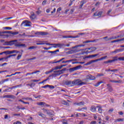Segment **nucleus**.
Segmentation results:
<instances>
[{"instance_id":"obj_1","label":"nucleus","mask_w":124,"mask_h":124,"mask_svg":"<svg viewBox=\"0 0 124 124\" xmlns=\"http://www.w3.org/2000/svg\"><path fill=\"white\" fill-rule=\"evenodd\" d=\"M64 85L68 86V87H74L77 86H82V85H86V82H81V80L75 79L73 81L66 80L64 82Z\"/></svg>"},{"instance_id":"obj_2","label":"nucleus","mask_w":124,"mask_h":124,"mask_svg":"<svg viewBox=\"0 0 124 124\" xmlns=\"http://www.w3.org/2000/svg\"><path fill=\"white\" fill-rule=\"evenodd\" d=\"M42 110L43 111H44V113H46V114H47V115H48V116H49L50 117L54 116V111L51 109L49 110L45 108H43Z\"/></svg>"},{"instance_id":"obj_3","label":"nucleus","mask_w":124,"mask_h":124,"mask_svg":"<svg viewBox=\"0 0 124 124\" xmlns=\"http://www.w3.org/2000/svg\"><path fill=\"white\" fill-rule=\"evenodd\" d=\"M30 24H31V21L28 20H24L21 23V27H31V25Z\"/></svg>"},{"instance_id":"obj_4","label":"nucleus","mask_w":124,"mask_h":124,"mask_svg":"<svg viewBox=\"0 0 124 124\" xmlns=\"http://www.w3.org/2000/svg\"><path fill=\"white\" fill-rule=\"evenodd\" d=\"M87 80H95V77L92 76V75H89L86 76V78L83 79V81L87 82Z\"/></svg>"},{"instance_id":"obj_5","label":"nucleus","mask_w":124,"mask_h":124,"mask_svg":"<svg viewBox=\"0 0 124 124\" xmlns=\"http://www.w3.org/2000/svg\"><path fill=\"white\" fill-rule=\"evenodd\" d=\"M55 46H53V48H62V47H65V45L64 44H54Z\"/></svg>"},{"instance_id":"obj_6","label":"nucleus","mask_w":124,"mask_h":124,"mask_svg":"<svg viewBox=\"0 0 124 124\" xmlns=\"http://www.w3.org/2000/svg\"><path fill=\"white\" fill-rule=\"evenodd\" d=\"M35 34H37L38 35H48L49 33L47 32L37 31L35 33Z\"/></svg>"},{"instance_id":"obj_7","label":"nucleus","mask_w":124,"mask_h":124,"mask_svg":"<svg viewBox=\"0 0 124 124\" xmlns=\"http://www.w3.org/2000/svg\"><path fill=\"white\" fill-rule=\"evenodd\" d=\"M3 97V98H12V99H16V96L13 95H5Z\"/></svg>"},{"instance_id":"obj_8","label":"nucleus","mask_w":124,"mask_h":124,"mask_svg":"<svg viewBox=\"0 0 124 124\" xmlns=\"http://www.w3.org/2000/svg\"><path fill=\"white\" fill-rule=\"evenodd\" d=\"M14 42H17V40H12L9 42H6L5 43H7L6 44V45L7 46H11L14 44Z\"/></svg>"},{"instance_id":"obj_9","label":"nucleus","mask_w":124,"mask_h":124,"mask_svg":"<svg viewBox=\"0 0 124 124\" xmlns=\"http://www.w3.org/2000/svg\"><path fill=\"white\" fill-rule=\"evenodd\" d=\"M66 70V68H64L61 70L54 71L53 72H54V73H57V72H60V74H59V75H60V74H62L63 73V72L65 71Z\"/></svg>"},{"instance_id":"obj_10","label":"nucleus","mask_w":124,"mask_h":124,"mask_svg":"<svg viewBox=\"0 0 124 124\" xmlns=\"http://www.w3.org/2000/svg\"><path fill=\"white\" fill-rule=\"evenodd\" d=\"M15 46L16 47H18L19 48L21 47H26V44L17 43L15 45Z\"/></svg>"},{"instance_id":"obj_11","label":"nucleus","mask_w":124,"mask_h":124,"mask_svg":"<svg viewBox=\"0 0 124 124\" xmlns=\"http://www.w3.org/2000/svg\"><path fill=\"white\" fill-rule=\"evenodd\" d=\"M59 74H57L56 73H53L51 75H49V76H48V78H51V77L53 79V78H55V77H57V76H59Z\"/></svg>"},{"instance_id":"obj_12","label":"nucleus","mask_w":124,"mask_h":124,"mask_svg":"<svg viewBox=\"0 0 124 124\" xmlns=\"http://www.w3.org/2000/svg\"><path fill=\"white\" fill-rule=\"evenodd\" d=\"M74 104L78 106H82V105H85V102L81 101L79 103H75Z\"/></svg>"},{"instance_id":"obj_13","label":"nucleus","mask_w":124,"mask_h":124,"mask_svg":"<svg viewBox=\"0 0 124 124\" xmlns=\"http://www.w3.org/2000/svg\"><path fill=\"white\" fill-rule=\"evenodd\" d=\"M40 71L38 70L35 71L34 72H32V73H28L25 75V76H27L28 75H32V74H36L37 72H39Z\"/></svg>"},{"instance_id":"obj_14","label":"nucleus","mask_w":124,"mask_h":124,"mask_svg":"<svg viewBox=\"0 0 124 124\" xmlns=\"http://www.w3.org/2000/svg\"><path fill=\"white\" fill-rule=\"evenodd\" d=\"M90 110L93 113L96 111V108L94 106H92L91 107Z\"/></svg>"},{"instance_id":"obj_15","label":"nucleus","mask_w":124,"mask_h":124,"mask_svg":"<svg viewBox=\"0 0 124 124\" xmlns=\"http://www.w3.org/2000/svg\"><path fill=\"white\" fill-rule=\"evenodd\" d=\"M124 38H123L122 39H117V40L112 41L111 42V43H115V42H120V41H124Z\"/></svg>"},{"instance_id":"obj_16","label":"nucleus","mask_w":124,"mask_h":124,"mask_svg":"<svg viewBox=\"0 0 124 124\" xmlns=\"http://www.w3.org/2000/svg\"><path fill=\"white\" fill-rule=\"evenodd\" d=\"M124 57H121L118 58V57H115L113 58V60H117V61H118V60L119 61H124V60H123V59H124Z\"/></svg>"},{"instance_id":"obj_17","label":"nucleus","mask_w":124,"mask_h":124,"mask_svg":"<svg viewBox=\"0 0 124 124\" xmlns=\"http://www.w3.org/2000/svg\"><path fill=\"white\" fill-rule=\"evenodd\" d=\"M124 51V49H116L114 51H112V53H119L120 52H123Z\"/></svg>"},{"instance_id":"obj_18","label":"nucleus","mask_w":124,"mask_h":124,"mask_svg":"<svg viewBox=\"0 0 124 124\" xmlns=\"http://www.w3.org/2000/svg\"><path fill=\"white\" fill-rule=\"evenodd\" d=\"M62 38H77V36H62Z\"/></svg>"},{"instance_id":"obj_19","label":"nucleus","mask_w":124,"mask_h":124,"mask_svg":"<svg viewBox=\"0 0 124 124\" xmlns=\"http://www.w3.org/2000/svg\"><path fill=\"white\" fill-rule=\"evenodd\" d=\"M62 104L63 105H65L66 106H69V103L65 100H62Z\"/></svg>"},{"instance_id":"obj_20","label":"nucleus","mask_w":124,"mask_h":124,"mask_svg":"<svg viewBox=\"0 0 124 124\" xmlns=\"http://www.w3.org/2000/svg\"><path fill=\"white\" fill-rule=\"evenodd\" d=\"M97 108H99L98 110L99 113H100V114H101L102 113V111H103V109H102V107H100L99 106H97Z\"/></svg>"},{"instance_id":"obj_21","label":"nucleus","mask_w":124,"mask_h":124,"mask_svg":"<svg viewBox=\"0 0 124 124\" xmlns=\"http://www.w3.org/2000/svg\"><path fill=\"white\" fill-rule=\"evenodd\" d=\"M124 118H118L116 120H115L114 123H118V122H124Z\"/></svg>"},{"instance_id":"obj_22","label":"nucleus","mask_w":124,"mask_h":124,"mask_svg":"<svg viewBox=\"0 0 124 124\" xmlns=\"http://www.w3.org/2000/svg\"><path fill=\"white\" fill-rule=\"evenodd\" d=\"M5 54H6V55H10L11 54H14V50L12 51H4Z\"/></svg>"},{"instance_id":"obj_23","label":"nucleus","mask_w":124,"mask_h":124,"mask_svg":"<svg viewBox=\"0 0 124 124\" xmlns=\"http://www.w3.org/2000/svg\"><path fill=\"white\" fill-rule=\"evenodd\" d=\"M57 52H60V50L57 49L56 50H55L54 51H47V53L56 54H57Z\"/></svg>"},{"instance_id":"obj_24","label":"nucleus","mask_w":124,"mask_h":124,"mask_svg":"<svg viewBox=\"0 0 124 124\" xmlns=\"http://www.w3.org/2000/svg\"><path fill=\"white\" fill-rule=\"evenodd\" d=\"M108 86V91L111 92L112 91H113V89L112 88V87L110 84H107Z\"/></svg>"},{"instance_id":"obj_25","label":"nucleus","mask_w":124,"mask_h":124,"mask_svg":"<svg viewBox=\"0 0 124 124\" xmlns=\"http://www.w3.org/2000/svg\"><path fill=\"white\" fill-rule=\"evenodd\" d=\"M22 99L24 100H31V101H32V98L29 97H23Z\"/></svg>"},{"instance_id":"obj_26","label":"nucleus","mask_w":124,"mask_h":124,"mask_svg":"<svg viewBox=\"0 0 124 124\" xmlns=\"http://www.w3.org/2000/svg\"><path fill=\"white\" fill-rule=\"evenodd\" d=\"M105 74H106V73H105L104 74L101 73L97 75L96 76L97 77H102L103 76H105Z\"/></svg>"},{"instance_id":"obj_27","label":"nucleus","mask_w":124,"mask_h":124,"mask_svg":"<svg viewBox=\"0 0 124 124\" xmlns=\"http://www.w3.org/2000/svg\"><path fill=\"white\" fill-rule=\"evenodd\" d=\"M74 61H75V60L72 59V60H67L66 61H62V63H66V62H73Z\"/></svg>"},{"instance_id":"obj_28","label":"nucleus","mask_w":124,"mask_h":124,"mask_svg":"<svg viewBox=\"0 0 124 124\" xmlns=\"http://www.w3.org/2000/svg\"><path fill=\"white\" fill-rule=\"evenodd\" d=\"M30 18L31 20H34V19L36 18V16H35V15L33 14L30 16Z\"/></svg>"},{"instance_id":"obj_29","label":"nucleus","mask_w":124,"mask_h":124,"mask_svg":"<svg viewBox=\"0 0 124 124\" xmlns=\"http://www.w3.org/2000/svg\"><path fill=\"white\" fill-rule=\"evenodd\" d=\"M77 52H79V51L75 49V50H70L69 51V54H74V53H76Z\"/></svg>"},{"instance_id":"obj_30","label":"nucleus","mask_w":124,"mask_h":124,"mask_svg":"<svg viewBox=\"0 0 124 124\" xmlns=\"http://www.w3.org/2000/svg\"><path fill=\"white\" fill-rule=\"evenodd\" d=\"M103 83V81H100V82H98L97 83H96L94 85L95 87H98V86H99L100 85V84H102Z\"/></svg>"},{"instance_id":"obj_31","label":"nucleus","mask_w":124,"mask_h":124,"mask_svg":"<svg viewBox=\"0 0 124 124\" xmlns=\"http://www.w3.org/2000/svg\"><path fill=\"white\" fill-rule=\"evenodd\" d=\"M37 48V46H30L28 48V50H33V49H36Z\"/></svg>"},{"instance_id":"obj_32","label":"nucleus","mask_w":124,"mask_h":124,"mask_svg":"<svg viewBox=\"0 0 124 124\" xmlns=\"http://www.w3.org/2000/svg\"><path fill=\"white\" fill-rule=\"evenodd\" d=\"M85 4V1L84 0H82L80 2V5L79 6L80 8H82V7H83V5H84V4Z\"/></svg>"},{"instance_id":"obj_33","label":"nucleus","mask_w":124,"mask_h":124,"mask_svg":"<svg viewBox=\"0 0 124 124\" xmlns=\"http://www.w3.org/2000/svg\"><path fill=\"white\" fill-rule=\"evenodd\" d=\"M117 59L108 60V63H112V62H117Z\"/></svg>"},{"instance_id":"obj_34","label":"nucleus","mask_w":124,"mask_h":124,"mask_svg":"<svg viewBox=\"0 0 124 124\" xmlns=\"http://www.w3.org/2000/svg\"><path fill=\"white\" fill-rule=\"evenodd\" d=\"M96 50V47H91V51H90L91 53H93V52H94Z\"/></svg>"},{"instance_id":"obj_35","label":"nucleus","mask_w":124,"mask_h":124,"mask_svg":"<svg viewBox=\"0 0 124 124\" xmlns=\"http://www.w3.org/2000/svg\"><path fill=\"white\" fill-rule=\"evenodd\" d=\"M54 70H55L54 69V68H53L49 71L46 72L45 73L46 74H49V73H51V72H53V71H54Z\"/></svg>"},{"instance_id":"obj_36","label":"nucleus","mask_w":124,"mask_h":124,"mask_svg":"<svg viewBox=\"0 0 124 124\" xmlns=\"http://www.w3.org/2000/svg\"><path fill=\"white\" fill-rule=\"evenodd\" d=\"M47 88H49V89L53 90V89H55V86H54L53 85H47Z\"/></svg>"},{"instance_id":"obj_37","label":"nucleus","mask_w":124,"mask_h":124,"mask_svg":"<svg viewBox=\"0 0 124 124\" xmlns=\"http://www.w3.org/2000/svg\"><path fill=\"white\" fill-rule=\"evenodd\" d=\"M11 34H13V35H17V34H19V32H11Z\"/></svg>"},{"instance_id":"obj_38","label":"nucleus","mask_w":124,"mask_h":124,"mask_svg":"<svg viewBox=\"0 0 124 124\" xmlns=\"http://www.w3.org/2000/svg\"><path fill=\"white\" fill-rule=\"evenodd\" d=\"M21 58H22V53H21V54H18L17 58H16V60L17 61H19V60H20V59H21Z\"/></svg>"},{"instance_id":"obj_39","label":"nucleus","mask_w":124,"mask_h":124,"mask_svg":"<svg viewBox=\"0 0 124 124\" xmlns=\"http://www.w3.org/2000/svg\"><path fill=\"white\" fill-rule=\"evenodd\" d=\"M53 69H54V70H57V69H62V68H61V66L58 65L53 68Z\"/></svg>"},{"instance_id":"obj_40","label":"nucleus","mask_w":124,"mask_h":124,"mask_svg":"<svg viewBox=\"0 0 124 124\" xmlns=\"http://www.w3.org/2000/svg\"><path fill=\"white\" fill-rule=\"evenodd\" d=\"M70 72H73V71H75L76 69H75V67H73V68H70L69 69Z\"/></svg>"},{"instance_id":"obj_41","label":"nucleus","mask_w":124,"mask_h":124,"mask_svg":"<svg viewBox=\"0 0 124 124\" xmlns=\"http://www.w3.org/2000/svg\"><path fill=\"white\" fill-rule=\"evenodd\" d=\"M81 67H82L81 65H78L76 67H75V69H76V70H78V69H80Z\"/></svg>"},{"instance_id":"obj_42","label":"nucleus","mask_w":124,"mask_h":124,"mask_svg":"<svg viewBox=\"0 0 124 124\" xmlns=\"http://www.w3.org/2000/svg\"><path fill=\"white\" fill-rule=\"evenodd\" d=\"M102 13H103V12L102 11H100L98 13V17H101V15H102Z\"/></svg>"},{"instance_id":"obj_43","label":"nucleus","mask_w":124,"mask_h":124,"mask_svg":"<svg viewBox=\"0 0 124 124\" xmlns=\"http://www.w3.org/2000/svg\"><path fill=\"white\" fill-rule=\"evenodd\" d=\"M44 104H45V103L43 102H40L38 104V105H39L40 106H42L43 105V106H44Z\"/></svg>"},{"instance_id":"obj_44","label":"nucleus","mask_w":124,"mask_h":124,"mask_svg":"<svg viewBox=\"0 0 124 124\" xmlns=\"http://www.w3.org/2000/svg\"><path fill=\"white\" fill-rule=\"evenodd\" d=\"M110 38H108V36H106L103 38V39H105L106 41H109L110 40L109 39Z\"/></svg>"},{"instance_id":"obj_45","label":"nucleus","mask_w":124,"mask_h":124,"mask_svg":"<svg viewBox=\"0 0 124 124\" xmlns=\"http://www.w3.org/2000/svg\"><path fill=\"white\" fill-rule=\"evenodd\" d=\"M97 56H99V54L97 53L96 54L91 55V58H94L95 57H97Z\"/></svg>"},{"instance_id":"obj_46","label":"nucleus","mask_w":124,"mask_h":124,"mask_svg":"<svg viewBox=\"0 0 124 124\" xmlns=\"http://www.w3.org/2000/svg\"><path fill=\"white\" fill-rule=\"evenodd\" d=\"M112 12V9H109L108 12L107 13V15H108V16H110V13Z\"/></svg>"},{"instance_id":"obj_47","label":"nucleus","mask_w":124,"mask_h":124,"mask_svg":"<svg viewBox=\"0 0 124 124\" xmlns=\"http://www.w3.org/2000/svg\"><path fill=\"white\" fill-rule=\"evenodd\" d=\"M39 116H40V117H42V118H45V115L43 113H39Z\"/></svg>"},{"instance_id":"obj_48","label":"nucleus","mask_w":124,"mask_h":124,"mask_svg":"<svg viewBox=\"0 0 124 124\" xmlns=\"http://www.w3.org/2000/svg\"><path fill=\"white\" fill-rule=\"evenodd\" d=\"M28 85L30 86L31 87V88H33V87H34V86H35V84L31 83V84H28Z\"/></svg>"},{"instance_id":"obj_49","label":"nucleus","mask_w":124,"mask_h":124,"mask_svg":"<svg viewBox=\"0 0 124 124\" xmlns=\"http://www.w3.org/2000/svg\"><path fill=\"white\" fill-rule=\"evenodd\" d=\"M93 63V62L92 61H91L89 62H87L86 64H85V65H90V64H92Z\"/></svg>"},{"instance_id":"obj_50","label":"nucleus","mask_w":124,"mask_h":124,"mask_svg":"<svg viewBox=\"0 0 124 124\" xmlns=\"http://www.w3.org/2000/svg\"><path fill=\"white\" fill-rule=\"evenodd\" d=\"M4 30H12V28L6 27H4Z\"/></svg>"},{"instance_id":"obj_51","label":"nucleus","mask_w":124,"mask_h":124,"mask_svg":"<svg viewBox=\"0 0 124 124\" xmlns=\"http://www.w3.org/2000/svg\"><path fill=\"white\" fill-rule=\"evenodd\" d=\"M35 59H36V58L33 57L32 58L28 59H27V61L29 62V61H32L33 60H35Z\"/></svg>"},{"instance_id":"obj_52","label":"nucleus","mask_w":124,"mask_h":124,"mask_svg":"<svg viewBox=\"0 0 124 124\" xmlns=\"http://www.w3.org/2000/svg\"><path fill=\"white\" fill-rule=\"evenodd\" d=\"M98 61H100V59H96V60H92V63H93V62H98Z\"/></svg>"},{"instance_id":"obj_53","label":"nucleus","mask_w":124,"mask_h":124,"mask_svg":"<svg viewBox=\"0 0 124 124\" xmlns=\"http://www.w3.org/2000/svg\"><path fill=\"white\" fill-rule=\"evenodd\" d=\"M90 43H91V40H87V41H85L83 42V43L84 44Z\"/></svg>"},{"instance_id":"obj_54","label":"nucleus","mask_w":124,"mask_h":124,"mask_svg":"<svg viewBox=\"0 0 124 124\" xmlns=\"http://www.w3.org/2000/svg\"><path fill=\"white\" fill-rule=\"evenodd\" d=\"M106 58H107V56L101 57V58H100V61H102V60H105V59H106Z\"/></svg>"},{"instance_id":"obj_55","label":"nucleus","mask_w":124,"mask_h":124,"mask_svg":"<svg viewBox=\"0 0 124 124\" xmlns=\"http://www.w3.org/2000/svg\"><path fill=\"white\" fill-rule=\"evenodd\" d=\"M98 41V39H95L93 40H91V42L94 43V42H97Z\"/></svg>"},{"instance_id":"obj_56","label":"nucleus","mask_w":124,"mask_h":124,"mask_svg":"<svg viewBox=\"0 0 124 124\" xmlns=\"http://www.w3.org/2000/svg\"><path fill=\"white\" fill-rule=\"evenodd\" d=\"M53 46H50L49 47H44V50H49L51 49V48H52Z\"/></svg>"},{"instance_id":"obj_57","label":"nucleus","mask_w":124,"mask_h":124,"mask_svg":"<svg viewBox=\"0 0 124 124\" xmlns=\"http://www.w3.org/2000/svg\"><path fill=\"white\" fill-rule=\"evenodd\" d=\"M62 11V7H59L58 8L57 10V12H60V11Z\"/></svg>"},{"instance_id":"obj_58","label":"nucleus","mask_w":124,"mask_h":124,"mask_svg":"<svg viewBox=\"0 0 124 124\" xmlns=\"http://www.w3.org/2000/svg\"><path fill=\"white\" fill-rule=\"evenodd\" d=\"M114 83H122V80H115Z\"/></svg>"},{"instance_id":"obj_59","label":"nucleus","mask_w":124,"mask_h":124,"mask_svg":"<svg viewBox=\"0 0 124 124\" xmlns=\"http://www.w3.org/2000/svg\"><path fill=\"white\" fill-rule=\"evenodd\" d=\"M99 4H100V2L98 1L95 4V6H97V5H99Z\"/></svg>"},{"instance_id":"obj_60","label":"nucleus","mask_w":124,"mask_h":124,"mask_svg":"<svg viewBox=\"0 0 124 124\" xmlns=\"http://www.w3.org/2000/svg\"><path fill=\"white\" fill-rule=\"evenodd\" d=\"M62 124H68V123H67V121H62Z\"/></svg>"},{"instance_id":"obj_61","label":"nucleus","mask_w":124,"mask_h":124,"mask_svg":"<svg viewBox=\"0 0 124 124\" xmlns=\"http://www.w3.org/2000/svg\"><path fill=\"white\" fill-rule=\"evenodd\" d=\"M119 70L118 69H113L111 70V72H116V71H118Z\"/></svg>"},{"instance_id":"obj_62","label":"nucleus","mask_w":124,"mask_h":124,"mask_svg":"<svg viewBox=\"0 0 124 124\" xmlns=\"http://www.w3.org/2000/svg\"><path fill=\"white\" fill-rule=\"evenodd\" d=\"M40 13H41V11H36V14H37V15H39V14H40Z\"/></svg>"},{"instance_id":"obj_63","label":"nucleus","mask_w":124,"mask_h":124,"mask_svg":"<svg viewBox=\"0 0 124 124\" xmlns=\"http://www.w3.org/2000/svg\"><path fill=\"white\" fill-rule=\"evenodd\" d=\"M14 124H21V122L17 121L16 122L14 123Z\"/></svg>"},{"instance_id":"obj_64","label":"nucleus","mask_w":124,"mask_h":124,"mask_svg":"<svg viewBox=\"0 0 124 124\" xmlns=\"http://www.w3.org/2000/svg\"><path fill=\"white\" fill-rule=\"evenodd\" d=\"M96 121H92L91 124H96Z\"/></svg>"}]
</instances>
